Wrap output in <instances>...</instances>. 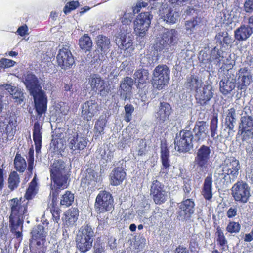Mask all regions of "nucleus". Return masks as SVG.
<instances>
[{
	"instance_id": "1",
	"label": "nucleus",
	"mask_w": 253,
	"mask_h": 253,
	"mask_svg": "<svg viewBox=\"0 0 253 253\" xmlns=\"http://www.w3.org/2000/svg\"><path fill=\"white\" fill-rule=\"evenodd\" d=\"M240 163L235 157H227L223 163L216 168L214 173L215 183L221 187L234 182L239 175Z\"/></svg>"
},
{
	"instance_id": "2",
	"label": "nucleus",
	"mask_w": 253,
	"mask_h": 253,
	"mask_svg": "<svg viewBox=\"0 0 253 253\" xmlns=\"http://www.w3.org/2000/svg\"><path fill=\"white\" fill-rule=\"evenodd\" d=\"M70 169L66 167L64 161L61 160H55L50 167V176L52 182L51 191L52 203L56 200L59 194V189L67 188L69 183Z\"/></svg>"
},
{
	"instance_id": "3",
	"label": "nucleus",
	"mask_w": 253,
	"mask_h": 253,
	"mask_svg": "<svg viewBox=\"0 0 253 253\" xmlns=\"http://www.w3.org/2000/svg\"><path fill=\"white\" fill-rule=\"evenodd\" d=\"M24 83L30 95L33 97L35 109L38 116L40 118L46 111L47 97L42 90L38 79L35 75L28 73L25 77Z\"/></svg>"
},
{
	"instance_id": "4",
	"label": "nucleus",
	"mask_w": 253,
	"mask_h": 253,
	"mask_svg": "<svg viewBox=\"0 0 253 253\" xmlns=\"http://www.w3.org/2000/svg\"><path fill=\"white\" fill-rule=\"evenodd\" d=\"M28 203H22L17 198H13L9 201L11 213L9 222L11 231L15 233L17 238L22 236L21 229L23 220L28 215L27 210Z\"/></svg>"
},
{
	"instance_id": "5",
	"label": "nucleus",
	"mask_w": 253,
	"mask_h": 253,
	"mask_svg": "<svg viewBox=\"0 0 253 253\" xmlns=\"http://www.w3.org/2000/svg\"><path fill=\"white\" fill-rule=\"evenodd\" d=\"M94 233L90 226H83L79 230L76 238L77 248L82 253L90 250L92 246Z\"/></svg>"
},
{
	"instance_id": "6",
	"label": "nucleus",
	"mask_w": 253,
	"mask_h": 253,
	"mask_svg": "<svg viewBox=\"0 0 253 253\" xmlns=\"http://www.w3.org/2000/svg\"><path fill=\"white\" fill-rule=\"evenodd\" d=\"M211 149L209 146L202 145L195 153L194 166L195 169L202 172H207L211 158Z\"/></svg>"
},
{
	"instance_id": "7",
	"label": "nucleus",
	"mask_w": 253,
	"mask_h": 253,
	"mask_svg": "<svg viewBox=\"0 0 253 253\" xmlns=\"http://www.w3.org/2000/svg\"><path fill=\"white\" fill-rule=\"evenodd\" d=\"M170 69L166 65H159L153 71L152 84L158 90L166 86L170 79Z\"/></svg>"
},
{
	"instance_id": "8",
	"label": "nucleus",
	"mask_w": 253,
	"mask_h": 253,
	"mask_svg": "<svg viewBox=\"0 0 253 253\" xmlns=\"http://www.w3.org/2000/svg\"><path fill=\"white\" fill-rule=\"evenodd\" d=\"M241 115L238 134L242 136L243 141L248 142L253 137V117L246 112Z\"/></svg>"
},
{
	"instance_id": "9",
	"label": "nucleus",
	"mask_w": 253,
	"mask_h": 253,
	"mask_svg": "<svg viewBox=\"0 0 253 253\" xmlns=\"http://www.w3.org/2000/svg\"><path fill=\"white\" fill-rule=\"evenodd\" d=\"M193 135L189 130L180 131L174 139L175 149L179 152H188L193 147Z\"/></svg>"
},
{
	"instance_id": "10",
	"label": "nucleus",
	"mask_w": 253,
	"mask_h": 253,
	"mask_svg": "<svg viewBox=\"0 0 253 253\" xmlns=\"http://www.w3.org/2000/svg\"><path fill=\"white\" fill-rule=\"evenodd\" d=\"M113 199L106 191H100L96 198L95 208L98 213L109 211L113 208Z\"/></svg>"
},
{
	"instance_id": "11",
	"label": "nucleus",
	"mask_w": 253,
	"mask_h": 253,
	"mask_svg": "<svg viewBox=\"0 0 253 253\" xmlns=\"http://www.w3.org/2000/svg\"><path fill=\"white\" fill-rule=\"evenodd\" d=\"M232 195L235 201L246 203L251 196V188L246 182H238L232 188Z\"/></svg>"
},
{
	"instance_id": "12",
	"label": "nucleus",
	"mask_w": 253,
	"mask_h": 253,
	"mask_svg": "<svg viewBox=\"0 0 253 253\" xmlns=\"http://www.w3.org/2000/svg\"><path fill=\"white\" fill-rule=\"evenodd\" d=\"M152 17L149 12L141 13L136 17L134 21V29L139 37L142 38L146 35Z\"/></svg>"
},
{
	"instance_id": "13",
	"label": "nucleus",
	"mask_w": 253,
	"mask_h": 253,
	"mask_svg": "<svg viewBox=\"0 0 253 253\" xmlns=\"http://www.w3.org/2000/svg\"><path fill=\"white\" fill-rule=\"evenodd\" d=\"M47 229H45L42 225H38L33 227L31 232L32 240L37 241L36 244L37 249L36 253H44L46 248L44 247V243L45 241V238L47 235Z\"/></svg>"
},
{
	"instance_id": "14",
	"label": "nucleus",
	"mask_w": 253,
	"mask_h": 253,
	"mask_svg": "<svg viewBox=\"0 0 253 253\" xmlns=\"http://www.w3.org/2000/svg\"><path fill=\"white\" fill-rule=\"evenodd\" d=\"M88 85H90V90L98 91L102 96H106L111 92L110 85L99 75H93L91 76Z\"/></svg>"
},
{
	"instance_id": "15",
	"label": "nucleus",
	"mask_w": 253,
	"mask_h": 253,
	"mask_svg": "<svg viewBox=\"0 0 253 253\" xmlns=\"http://www.w3.org/2000/svg\"><path fill=\"white\" fill-rule=\"evenodd\" d=\"M171 107L167 102H160L157 111L155 113V117L157 123L163 127L169 122V117L171 113Z\"/></svg>"
},
{
	"instance_id": "16",
	"label": "nucleus",
	"mask_w": 253,
	"mask_h": 253,
	"mask_svg": "<svg viewBox=\"0 0 253 253\" xmlns=\"http://www.w3.org/2000/svg\"><path fill=\"white\" fill-rule=\"evenodd\" d=\"M178 32L174 29H165L160 38H158L160 45L162 48H168L174 44L178 41Z\"/></svg>"
},
{
	"instance_id": "17",
	"label": "nucleus",
	"mask_w": 253,
	"mask_h": 253,
	"mask_svg": "<svg viewBox=\"0 0 253 253\" xmlns=\"http://www.w3.org/2000/svg\"><path fill=\"white\" fill-rule=\"evenodd\" d=\"M100 107L95 100L90 99L82 105V116L84 120L90 121L99 113Z\"/></svg>"
},
{
	"instance_id": "18",
	"label": "nucleus",
	"mask_w": 253,
	"mask_h": 253,
	"mask_svg": "<svg viewBox=\"0 0 253 253\" xmlns=\"http://www.w3.org/2000/svg\"><path fill=\"white\" fill-rule=\"evenodd\" d=\"M56 58L58 65L65 70L71 68L75 62L71 51L67 48L60 49Z\"/></svg>"
},
{
	"instance_id": "19",
	"label": "nucleus",
	"mask_w": 253,
	"mask_h": 253,
	"mask_svg": "<svg viewBox=\"0 0 253 253\" xmlns=\"http://www.w3.org/2000/svg\"><path fill=\"white\" fill-rule=\"evenodd\" d=\"M235 80L237 89L245 91L252 82L250 71L247 68H241L237 74Z\"/></svg>"
},
{
	"instance_id": "20",
	"label": "nucleus",
	"mask_w": 253,
	"mask_h": 253,
	"mask_svg": "<svg viewBox=\"0 0 253 253\" xmlns=\"http://www.w3.org/2000/svg\"><path fill=\"white\" fill-rule=\"evenodd\" d=\"M151 195L156 204L164 203L167 198V192L164 190V186L158 180H154L151 187Z\"/></svg>"
},
{
	"instance_id": "21",
	"label": "nucleus",
	"mask_w": 253,
	"mask_h": 253,
	"mask_svg": "<svg viewBox=\"0 0 253 253\" xmlns=\"http://www.w3.org/2000/svg\"><path fill=\"white\" fill-rule=\"evenodd\" d=\"M87 141L86 138L81 134L74 133L68 138V145L73 151L79 152L86 147Z\"/></svg>"
},
{
	"instance_id": "22",
	"label": "nucleus",
	"mask_w": 253,
	"mask_h": 253,
	"mask_svg": "<svg viewBox=\"0 0 253 253\" xmlns=\"http://www.w3.org/2000/svg\"><path fill=\"white\" fill-rule=\"evenodd\" d=\"M195 204L190 199H187L180 204L178 211L179 219L181 220L189 219L194 211Z\"/></svg>"
},
{
	"instance_id": "23",
	"label": "nucleus",
	"mask_w": 253,
	"mask_h": 253,
	"mask_svg": "<svg viewBox=\"0 0 253 253\" xmlns=\"http://www.w3.org/2000/svg\"><path fill=\"white\" fill-rule=\"evenodd\" d=\"M220 91L224 94H227L233 90L236 86V82L234 75L228 72L226 76L219 83Z\"/></svg>"
},
{
	"instance_id": "24",
	"label": "nucleus",
	"mask_w": 253,
	"mask_h": 253,
	"mask_svg": "<svg viewBox=\"0 0 253 253\" xmlns=\"http://www.w3.org/2000/svg\"><path fill=\"white\" fill-rule=\"evenodd\" d=\"M0 130L2 132L3 139L5 138V140H10L13 138L15 133L16 126L12 120H6L0 123Z\"/></svg>"
},
{
	"instance_id": "25",
	"label": "nucleus",
	"mask_w": 253,
	"mask_h": 253,
	"mask_svg": "<svg viewBox=\"0 0 253 253\" xmlns=\"http://www.w3.org/2000/svg\"><path fill=\"white\" fill-rule=\"evenodd\" d=\"M161 18L166 23L172 24L176 23L179 17L178 12L171 8L166 7L160 10Z\"/></svg>"
},
{
	"instance_id": "26",
	"label": "nucleus",
	"mask_w": 253,
	"mask_h": 253,
	"mask_svg": "<svg viewBox=\"0 0 253 253\" xmlns=\"http://www.w3.org/2000/svg\"><path fill=\"white\" fill-rule=\"evenodd\" d=\"M195 139L198 142H201L206 137L208 133V125L204 121H199L196 123L193 129Z\"/></svg>"
},
{
	"instance_id": "27",
	"label": "nucleus",
	"mask_w": 253,
	"mask_h": 253,
	"mask_svg": "<svg viewBox=\"0 0 253 253\" xmlns=\"http://www.w3.org/2000/svg\"><path fill=\"white\" fill-rule=\"evenodd\" d=\"M126 176V172L121 167H117L113 169L110 175V183L113 186L121 184Z\"/></svg>"
},
{
	"instance_id": "28",
	"label": "nucleus",
	"mask_w": 253,
	"mask_h": 253,
	"mask_svg": "<svg viewBox=\"0 0 253 253\" xmlns=\"http://www.w3.org/2000/svg\"><path fill=\"white\" fill-rule=\"evenodd\" d=\"M212 87L210 85H205L202 90L200 89L196 91V98L199 100L201 105H204L206 102L209 101L212 97L211 92Z\"/></svg>"
},
{
	"instance_id": "29",
	"label": "nucleus",
	"mask_w": 253,
	"mask_h": 253,
	"mask_svg": "<svg viewBox=\"0 0 253 253\" xmlns=\"http://www.w3.org/2000/svg\"><path fill=\"white\" fill-rule=\"evenodd\" d=\"M222 55H221V52L219 51V49L215 47L211 51L209 57H208V54L205 52H200L199 59L204 63H208L209 62H212L216 61L217 63L221 62V58Z\"/></svg>"
},
{
	"instance_id": "30",
	"label": "nucleus",
	"mask_w": 253,
	"mask_h": 253,
	"mask_svg": "<svg viewBox=\"0 0 253 253\" xmlns=\"http://www.w3.org/2000/svg\"><path fill=\"white\" fill-rule=\"evenodd\" d=\"M99 180L98 173L93 169H88L86 170L85 177L82 178L81 184L82 186L84 184L94 186Z\"/></svg>"
},
{
	"instance_id": "31",
	"label": "nucleus",
	"mask_w": 253,
	"mask_h": 253,
	"mask_svg": "<svg viewBox=\"0 0 253 253\" xmlns=\"http://www.w3.org/2000/svg\"><path fill=\"white\" fill-rule=\"evenodd\" d=\"M225 125L227 128L232 132H235V124L236 122V109L234 108H231L228 109L225 112Z\"/></svg>"
},
{
	"instance_id": "32",
	"label": "nucleus",
	"mask_w": 253,
	"mask_h": 253,
	"mask_svg": "<svg viewBox=\"0 0 253 253\" xmlns=\"http://www.w3.org/2000/svg\"><path fill=\"white\" fill-rule=\"evenodd\" d=\"M133 83V79L129 77H126L122 81L120 84L121 94L125 99L130 96Z\"/></svg>"
},
{
	"instance_id": "33",
	"label": "nucleus",
	"mask_w": 253,
	"mask_h": 253,
	"mask_svg": "<svg viewBox=\"0 0 253 253\" xmlns=\"http://www.w3.org/2000/svg\"><path fill=\"white\" fill-rule=\"evenodd\" d=\"M42 126L39 122H36L34 124L33 137L35 145V149L37 153H38L40 150L42 146V133L41 132Z\"/></svg>"
},
{
	"instance_id": "34",
	"label": "nucleus",
	"mask_w": 253,
	"mask_h": 253,
	"mask_svg": "<svg viewBox=\"0 0 253 253\" xmlns=\"http://www.w3.org/2000/svg\"><path fill=\"white\" fill-rule=\"evenodd\" d=\"M253 31L248 25H242L235 31V38L238 41L247 39L253 33Z\"/></svg>"
},
{
	"instance_id": "35",
	"label": "nucleus",
	"mask_w": 253,
	"mask_h": 253,
	"mask_svg": "<svg viewBox=\"0 0 253 253\" xmlns=\"http://www.w3.org/2000/svg\"><path fill=\"white\" fill-rule=\"evenodd\" d=\"M212 180L211 176H208L205 179L202 193L205 199L211 200L212 197Z\"/></svg>"
},
{
	"instance_id": "36",
	"label": "nucleus",
	"mask_w": 253,
	"mask_h": 253,
	"mask_svg": "<svg viewBox=\"0 0 253 253\" xmlns=\"http://www.w3.org/2000/svg\"><path fill=\"white\" fill-rule=\"evenodd\" d=\"M96 44L98 49L101 52H108L111 47L110 39L106 36L99 35L96 38Z\"/></svg>"
},
{
	"instance_id": "37",
	"label": "nucleus",
	"mask_w": 253,
	"mask_h": 253,
	"mask_svg": "<svg viewBox=\"0 0 253 253\" xmlns=\"http://www.w3.org/2000/svg\"><path fill=\"white\" fill-rule=\"evenodd\" d=\"M202 84V80H200L197 76L191 75L187 78L185 85L189 89L197 91L201 87Z\"/></svg>"
},
{
	"instance_id": "38",
	"label": "nucleus",
	"mask_w": 253,
	"mask_h": 253,
	"mask_svg": "<svg viewBox=\"0 0 253 253\" xmlns=\"http://www.w3.org/2000/svg\"><path fill=\"white\" fill-rule=\"evenodd\" d=\"M215 39L223 46L231 45L234 42L233 38L226 32L219 33L215 36Z\"/></svg>"
},
{
	"instance_id": "39",
	"label": "nucleus",
	"mask_w": 253,
	"mask_h": 253,
	"mask_svg": "<svg viewBox=\"0 0 253 253\" xmlns=\"http://www.w3.org/2000/svg\"><path fill=\"white\" fill-rule=\"evenodd\" d=\"M64 220L67 225H73L77 220L78 217V210L73 208L69 209L64 214Z\"/></svg>"
},
{
	"instance_id": "40",
	"label": "nucleus",
	"mask_w": 253,
	"mask_h": 253,
	"mask_svg": "<svg viewBox=\"0 0 253 253\" xmlns=\"http://www.w3.org/2000/svg\"><path fill=\"white\" fill-rule=\"evenodd\" d=\"M116 43L119 46H122L123 49L129 48L132 44V35L127 33L118 39H116Z\"/></svg>"
},
{
	"instance_id": "41",
	"label": "nucleus",
	"mask_w": 253,
	"mask_h": 253,
	"mask_svg": "<svg viewBox=\"0 0 253 253\" xmlns=\"http://www.w3.org/2000/svg\"><path fill=\"white\" fill-rule=\"evenodd\" d=\"M133 77L138 85L146 84L149 80V73L147 70H138L135 72Z\"/></svg>"
},
{
	"instance_id": "42",
	"label": "nucleus",
	"mask_w": 253,
	"mask_h": 253,
	"mask_svg": "<svg viewBox=\"0 0 253 253\" xmlns=\"http://www.w3.org/2000/svg\"><path fill=\"white\" fill-rule=\"evenodd\" d=\"M201 22V18L196 17L193 19L187 20L185 23V29L187 33L191 34L194 33L196 30L199 28Z\"/></svg>"
},
{
	"instance_id": "43",
	"label": "nucleus",
	"mask_w": 253,
	"mask_h": 253,
	"mask_svg": "<svg viewBox=\"0 0 253 253\" xmlns=\"http://www.w3.org/2000/svg\"><path fill=\"white\" fill-rule=\"evenodd\" d=\"M14 165L15 169L19 172H23L27 168L25 159L18 153L16 154L14 158Z\"/></svg>"
},
{
	"instance_id": "44",
	"label": "nucleus",
	"mask_w": 253,
	"mask_h": 253,
	"mask_svg": "<svg viewBox=\"0 0 253 253\" xmlns=\"http://www.w3.org/2000/svg\"><path fill=\"white\" fill-rule=\"evenodd\" d=\"M38 190V185L36 176H35L31 182L30 183L29 187L27 189L25 195V197L27 200H30L37 194Z\"/></svg>"
},
{
	"instance_id": "45",
	"label": "nucleus",
	"mask_w": 253,
	"mask_h": 253,
	"mask_svg": "<svg viewBox=\"0 0 253 253\" xmlns=\"http://www.w3.org/2000/svg\"><path fill=\"white\" fill-rule=\"evenodd\" d=\"M80 47L85 51H89L92 46V42L90 38L87 34H84L79 40Z\"/></svg>"
},
{
	"instance_id": "46",
	"label": "nucleus",
	"mask_w": 253,
	"mask_h": 253,
	"mask_svg": "<svg viewBox=\"0 0 253 253\" xmlns=\"http://www.w3.org/2000/svg\"><path fill=\"white\" fill-rule=\"evenodd\" d=\"M216 240L221 249L226 250L228 248L227 240H226L222 230L220 227L217 228L216 232Z\"/></svg>"
},
{
	"instance_id": "47",
	"label": "nucleus",
	"mask_w": 253,
	"mask_h": 253,
	"mask_svg": "<svg viewBox=\"0 0 253 253\" xmlns=\"http://www.w3.org/2000/svg\"><path fill=\"white\" fill-rule=\"evenodd\" d=\"M107 52H101V51L99 49L95 50L91 55L92 57L91 62L99 64L102 63L104 61L106 60L107 58Z\"/></svg>"
},
{
	"instance_id": "48",
	"label": "nucleus",
	"mask_w": 253,
	"mask_h": 253,
	"mask_svg": "<svg viewBox=\"0 0 253 253\" xmlns=\"http://www.w3.org/2000/svg\"><path fill=\"white\" fill-rule=\"evenodd\" d=\"M20 183V178L17 172L13 171L11 172L8 178V187L13 190L16 188Z\"/></svg>"
},
{
	"instance_id": "49",
	"label": "nucleus",
	"mask_w": 253,
	"mask_h": 253,
	"mask_svg": "<svg viewBox=\"0 0 253 253\" xmlns=\"http://www.w3.org/2000/svg\"><path fill=\"white\" fill-rule=\"evenodd\" d=\"M107 120L105 117L100 116L96 122L94 126V130L96 134L101 135L104 133V127L105 126Z\"/></svg>"
},
{
	"instance_id": "50",
	"label": "nucleus",
	"mask_w": 253,
	"mask_h": 253,
	"mask_svg": "<svg viewBox=\"0 0 253 253\" xmlns=\"http://www.w3.org/2000/svg\"><path fill=\"white\" fill-rule=\"evenodd\" d=\"M74 200V194L69 191H66L61 197L60 204L62 206L68 207L71 205Z\"/></svg>"
},
{
	"instance_id": "51",
	"label": "nucleus",
	"mask_w": 253,
	"mask_h": 253,
	"mask_svg": "<svg viewBox=\"0 0 253 253\" xmlns=\"http://www.w3.org/2000/svg\"><path fill=\"white\" fill-rule=\"evenodd\" d=\"M134 64L130 58H126L123 61L121 64L119 69L121 70H125L126 72L130 71L133 70Z\"/></svg>"
},
{
	"instance_id": "52",
	"label": "nucleus",
	"mask_w": 253,
	"mask_h": 253,
	"mask_svg": "<svg viewBox=\"0 0 253 253\" xmlns=\"http://www.w3.org/2000/svg\"><path fill=\"white\" fill-rule=\"evenodd\" d=\"M217 127L218 119L216 117H214L211 119L210 126L211 135L213 138H217Z\"/></svg>"
},
{
	"instance_id": "53",
	"label": "nucleus",
	"mask_w": 253,
	"mask_h": 253,
	"mask_svg": "<svg viewBox=\"0 0 253 253\" xmlns=\"http://www.w3.org/2000/svg\"><path fill=\"white\" fill-rule=\"evenodd\" d=\"M169 151L166 148H162L161 150V161L162 166H170L169 161Z\"/></svg>"
},
{
	"instance_id": "54",
	"label": "nucleus",
	"mask_w": 253,
	"mask_h": 253,
	"mask_svg": "<svg viewBox=\"0 0 253 253\" xmlns=\"http://www.w3.org/2000/svg\"><path fill=\"white\" fill-rule=\"evenodd\" d=\"M241 226L238 222L234 221L230 222L226 227V230L230 233H238L240 231Z\"/></svg>"
},
{
	"instance_id": "55",
	"label": "nucleus",
	"mask_w": 253,
	"mask_h": 253,
	"mask_svg": "<svg viewBox=\"0 0 253 253\" xmlns=\"http://www.w3.org/2000/svg\"><path fill=\"white\" fill-rule=\"evenodd\" d=\"M137 142L138 146L136 148V154L138 156H142L145 154L146 143L142 139H138Z\"/></svg>"
},
{
	"instance_id": "56",
	"label": "nucleus",
	"mask_w": 253,
	"mask_h": 253,
	"mask_svg": "<svg viewBox=\"0 0 253 253\" xmlns=\"http://www.w3.org/2000/svg\"><path fill=\"white\" fill-rule=\"evenodd\" d=\"M140 63L143 67H148L153 63L152 56L150 54L141 55Z\"/></svg>"
},
{
	"instance_id": "57",
	"label": "nucleus",
	"mask_w": 253,
	"mask_h": 253,
	"mask_svg": "<svg viewBox=\"0 0 253 253\" xmlns=\"http://www.w3.org/2000/svg\"><path fill=\"white\" fill-rule=\"evenodd\" d=\"M13 98L15 100V102L18 104L21 103L23 101L24 96L22 91L20 89L16 87V89L11 94Z\"/></svg>"
},
{
	"instance_id": "58",
	"label": "nucleus",
	"mask_w": 253,
	"mask_h": 253,
	"mask_svg": "<svg viewBox=\"0 0 253 253\" xmlns=\"http://www.w3.org/2000/svg\"><path fill=\"white\" fill-rule=\"evenodd\" d=\"M125 120L126 122L130 121L132 118V114L134 111V107L131 104H126L125 106Z\"/></svg>"
},
{
	"instance_id": "59",
	"label": "nucleus",
	"mask_w": 253,
	"mask_h": 253,
	"mask_svg": "<svg viewBox=\"0 0 253 253\" xmlns=\"http://www.w3.org/2000/svg\"><path fill=\"white\" fill-rule=\"evenodd\" d=\"M79 6V3L78 1H72L68 2L64 8V12L67 14L71 11L75 10Z\"/></svg>"
},
{
	"instance_id": "60",
	"label": "nucleus",
	"mask_w": 253,
	"mask_h": 253,
	"mask_svg": "<svg viewBox=\"0 0 253 253\" xmlns=\"http://www.w3.org/2000/svg\"><path fill=\"white\" fill-rule=\"evenodd\" d=\"M28 170L32 173V169H33L34 166V150L33 149H30L29 151L28 157Z\"/></svg>"
},
{
	"instance_id": "61",
	"label": "nucleus",
	"mask_w": 253,
	"mask_h": 253,
	"mask_svg": "<svg viewBox=\"0 0 253 253\" xmlns=\"http://www.w3.org/2000/svg\"><path fill=\"white\" fill-rule=\"evenodd\" d=\"M133 18L134 14L126 11L122 17V22L124 25H129L131 23Z\"/></svg>"
},
{
	"instance_id": "62",
	"label": "nucleus",
	"mask_w": 253,
	"mask_h": 253,
	"mask_svg": "<svg viewBox=\"0 0 253 253\" xmlns=\"http://www.w3.org/2000/svg\"><path fill=\"white\" fill-rule=\"evenodd\" d=\"M134 244L138 250L142 251L145 247L146 239L143 237L137 238L135 239Z\"/></svg>"
},
{
	"instance_id": "63",
	"label": "nucleus",
	"mask_w": 253,
	"mask_h": 253,
	"mask_svg": "<svg viewBox=\"0 0 253 253\" xmlns=\"http://www.w3.org/2000/svg\"><path fill=\"white\" fill-rule=\"evenodd\" d=\"M113 156V152L109 149L104 150L101 154L102 159L105 160L106 162L111 161Z\"/></svg>"
},
{
	"instance_id": "64",
	"label": "nucleus",
	"mask_w": 253,
	"mask_h": 253,
	"mask_svg": "<svg viewBox=\"0 0 253 253\" xmlns=\"http://www.w3.org/2000/svg\"><path fill=\"white\" fill-rule=\"evenodd\" d=\"M224 57L222 56L221 62H219V63H222L225 65V66L223 67L224 68L226 69L228 72H230L229 71L230 69H231L233 66L235 64V61L233 60H229L228 58H227L226 60H224Z\"/></svg>"
}]
</instances>
